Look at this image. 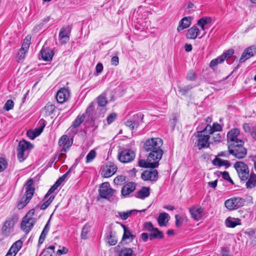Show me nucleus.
Returning <instances> with one entry per match:
<instances>
[{"label":"nucleus","instance_id":"1","mask_svg":"<svg viewBox=\"0 0 256 256\" xmlns=\"http://www.w3.org/2000/svg\"><path fill=\"white\" fill-rule=\"evenodd\" d=\"M162 144V140L158 138H148L144 142L142 148L148 160L160 162L164 154Z\"/></svg>","mask_w":256,"mask_h":256},{"label":"nucleus","instance_id":"2","mask_svg":"<svg viewBox=\"0 0 256 256\" xmlns=\"http://www.w3.org/2000/svg\"><path fill=\"white\" fill-rule=\"evenodd\" d=\"M244 140H239V142L235 144H228V154H232L238 159H242L247 154V149L244 147Z\"/></svg>","mask_w":256,"mask_h":256},{"label":"nucleus","instance_id":"3","mask_svg":"<svg viewBox=\"0 0 256 256\" xmlns=\"http://www.w3.org/2000/svg\"><path fill=\"white\" fill-rule=\"evenodd\" d=\"M33 185L34 180L32 178L28 179L25 184L26 191L20 201L18 204L17 207L18 209L23 208L32 198L35 190Z\"/></svg>","mask_w":256,"mask_h":256},{"label":"nucleus","instance_id":"4","mask_svg":"<svg viewBox=\"0 0 256 256\" xmlns=\"http://www.w3.org/2000/svg\"><path fill=\"white\" fill-rule=\"evenodd\" d=\"M18 215L14 214L4 221L1 230L2 234L4 237H8L14 232V226L18 222Z\"/></svg>","mask_w":256,"mask_h":256},{"label":"nucleus","instance_id":"5","mask_svg":"<svg viewBox=\"0 0 256 256\" xmlns=\"http://www.w3.org/2000/svg\"><path fill=\"white\" fill-rule=\"evenodd\" d=\"M34 148V146L30 142L24 140L20 141L17 148V157L20 162H22L28 156V152Z\"/></svg>","mask_w":256,"mask_h":256},{"label":"nucleus","instance_id":"6","mask_svg":"<svg viewBox=\"0 0 256 256\" xmlns=\"http://www.w3.org/2000/svg\"><path fill=\"white\" fill-rule=\"evenodd\" d=\"M98 192L97 200H98L101 198L110 199L116 192V190L110 188L108 182H104L100 186Z\"/></svg>","mask_w":256,"mask_h":256},{"label":"nucleus","instance_id":"7","mask_svg":"<svg viewBox=\"0 0 256 256\" xmlns=\"http://www.w3.org/2000/svg\"><path fill=\"white\" fill-rule=\"evenodd\" d=\"M238 176L242 180H246L249 177V169L248 165L242 161L236 162L234 164Z\"/></svg>","mask_w":256,"mask_h":256},{"label":"nucleus","instance_id":"8","mask_svg":"<svg viewBox=\"0 0 256 256\" xmlns=\"http://www.w3.org/2000/svg\"><path fill=\"white\" fill-rule=\"evenodd\" d=\"M246 202L244 198L240 197H232L226 200L225 206L230 210H237L242 207Z\"/></svg>","mask_w":256,"mask_h":256},{"label":"nucleus","instance_id":"9","mask_svg":"<svg viewBox=\"0 0 256 256\" xmlns=\"http://www.w3.org/2000/svg\"><path fill=\"white\" fill-rule=\"evenodd\" d=\"M194 136L198 138L197 140V146L198 150L202 148H208L210 146L209 140L210 136L208 134L205 135V130L197 131L194 133Z\"/></svg>","mask_w":256,"mask_h":256},{"label":"nucleus","instance_id":"10","mask_svg":"<svg viewBox=\"0 0 256 256\" xmlns=\"http://www.w3.org/2000/svg\"><path fill=\"white\" fill-rule=\"evenodd\" d=\"M135 157L134 152L130 149H124L119 152L118 160L122 163H127L132 161Z\"/></svg>","mask_w":256,"mask_h":256},{"label":"nucleus","instance_id":"11","mask_svg":"<svg viewBox=\"0 0 256 256\" xmlns=\"http://www.w3.org/2000/svg\"><path fill=\"white\" fill-rule=\"evenodd\" d=\"M102 175L103 177L107 178L114 174L118 169L116 165L112 162H107L102 168Z\"/></svg>","mask_w":256,"mask_h":256},{"label":"nucleus","instance_id":"12","mask_svg":"<svg viewBox=\"0 0 256 256\" xmlns=\"http://www.w3.org/2000/svg\"><path fill=\"white\" fill-rule=\"evenodd\" d=\"M240 134V130L238 128L231 129L227 134V145L230 144H236L239 142V140H243L238 138V136Z\"/></svg>","mask_w":256,"mask_h":256},{"label":"nucleus","instance_id":"13","mask_svg":"<svg viewBox=\"0 0 256 256\" xmlns=\"http://www.w3.org/2000/svg\"><path fill=\"white\" fill-rule=\"evenodd\" d=\"M73 142L72 138L70 139L68 136L63 135L58 140V145L62 147L61 152H66L72 146Z\"/></svg>","mask_w":256,"mask_h":256},{"label":"nucleus","instance_id":"14","mask_svg":"<svg viewBox=\"0 0 256 256\" xmlns=\"http://www.w3.org/2000/svg\"><path fill=\"white\" fill-rule=\"evenodd\" d=\"M141 178L144 181L156 182L158 178V170H145L141 174Z\"/></svg>","mask_w":256,"mask_h":256},{"label":"nucleus","instance_id":"15","mask_svg":"<svg viewBox=\"0 0 256 256\" xmlns=\"http://www.w3.org/2000/svg\"><path fill=\"white\" fill-rule=\"evenodd\" d=\"M189 212L192 218L195 220L198 221L202 218L203 209L199 205L193 206L190 208Z\"/></svg>","mask_w":256,"mask_h":256},{"label":"nucleus","instance_id":"16","mask_svg":"<svg viewBox=\"0 0 256 256\" xmlns=\"http://www.w3.org/2000/svg\"><path fill=\"white\" fill-rule=\"evenodd\" d=\"M71 27L70 26L62 28L59 32L58 38L62 44H66L70 40V34L71 31Z\"/></svg>","mask_w":256,"mask_h":256},{"label":"nucleus","instance_id":"17","mask_svg":"<svg viewBox=\"0 0 256 256\" xmlns=\"http://www.w3.org/2000/svg\"><path fill=\"white\" fill-rule=\"evenodd\" d=\"M70 97L69 90L65 88H60L56 94V100L60 104L66 102Z\"/></svg>","mask_w":256,"mask_h":256},{"label":"nucleus","instance_id":"18","mask_svg":"<svg viewBox=\"0 0 256 256\" xmlns=\"http://www.w3.org/2000/svg\"><path fill=\"white\" fill-rule=\"evenodd\" d=\"M159 162L156 160H148L146 156V160L140 159L138 160V166L143 168H155L158 167Z\"/></svg>","mask_w":256,"mask_h":256},{"label":"nucleus","instance_id":"19","mask_svg":"<svg viewBox=\"0 0 256 256\" xmlns=\"http://www.w3.org/2000/svg\"><path fill=\"white\" fill-rule=\"evenodd\" d=\"M23 220L21 222L20 228L26 233H28L32 228L34 220L33 218L29 217Z\"/></svg>","mask_w":256,"mask_h":256},{"label":"nucleus","instance_id":"20","mask_svg":"<svg viewBox=\"0 0 256 256\" xmlns=\"http://www.w3.org/2000/svg\"><path fill=\"white\" fill-rule=\"evenodd\" d=\"M54 55V52L52 49H41L38 58L44 61L50 62L52 60Z\"/></svg>","mask_w":256,"mask_h":256},{"label":"nucleus","instance_id":"21","mask_svg":"<svg viewBox=\"0 0 256 256\" xmlns=\"http://www.w3.org/2000/svg\"><path fill=\"white\" fill-rule=\"evenodd\" d=\"M136 188V184L134 182H129L126 184L122 188L121 193L124 196H127L132 192Z\"/></svg>","mask_w":256,"mask_h":256},{"label":"nucleus","instance_id":"22","mask_svg":"<svg viewBox=\"0 0 256 256\" xmlns=\"http://www.w3.org/2000/svg\"><path fill=\"white\" fill-rule=\"evenodd\" d=\"M150 194V187L142 186L140 190L134 194V196L136 198L144 200L148 197Z\"/></svg>","mask_w":256,"mask_h":256},{"label":"nucleus","instance_id":"23","mask_svg":"<svg viewBox=\"0 0 256 256\" xmlns=\"http://www.w3.org/2000/svg\"><path fill=\"white\" fill-rule=\"evenodd\" d=\"M170 218L169 214L166 212L160 213L158 218V222L160 226H166V224Z\"/></svg>","mask_w":256,"mask_h":256},{"label":"nucleus","instance_id":"24","mask_svg":"<svg viewBox=\"0 0 256 256\" xmlns=\"http://www.w3.org/2000/svg\"><path fill=\"white\" fill-rule=\"evenodd\" d=\"M164 237V234L163 232L160 231L158 228H156L149 234V239L150 240L154 239H162Z\"/></svg>","mask_w":256,"mask_h":256},{"label":"nucleus","instance_id":"25","mask_svg":"<svg viewBox=\"0 0 256 256\" xmlns=\"http://www.w3.org/2000/svg\"><path fill=\"white\" fill-rule=\"evenodd\" d=\"M199 29L196 26H194L188 30L186 37L190 39H195L199 35Z\"/></svg>","mask_w":256,"mask_h":256},{"label":"nucleus","instance_id":"26","mask_svg":"<svg viewBox=\"0 0 256 256\" xmlns=\"http://www.w3.org/2000/svg\"><path fill=\"white\" fill-rule=\"evenodd\" d=\"M146 210H127L126 212H119L118 214L122 220H126L128 217H130L132 214H136L138 212H142L145 211Z\"/></svg>","mask_w":256,"mask_h":256},{"label":"nucleus","instance_id":"27","mask_svg":"<svg viewBox=\"0 0 256 256\" xmlns=\"http://www.w3.org/2000/svg\"><path fill=\"white\" fill-rule=\"evenodd\" d=\"M190 17H185L183 18L180 22V25L177 28L178 32H180L184 28H188L191 24Z\"/></svg>","mask_w":256,"mask_h":256},{"label":"nucleus","instance_id":"28","mask_svg":"<svg viewBox=\"0 0 256 256\" xmlns=\"http://www.w3.org/2000/svg\"><path fill=\"white\" fill-rule=\"evenodd\" d=\"M116 232L110 230L106 236V242L110 246H114L116 244L118 240L116 236Z\"/></svg>","mask_w":256,"mask_h":256},{"label":"nucleus","instance_id":"29","mask_svg":"<svg viewBox=\"0 0 256 256\" xmlns=\"http://www.w3.org/2000/svg\"><path fill=\"white\" fill-rule=\"evenodd\" d=\"M252 50V49H245L240 58V63L244 62L247 60L254 56V54Z\"/></svg>","mask_w":256,"mask_h":256},{"label":"nucleus","instance_id":"30","mask_svg":"<svg viewBox=\"0 0 256 256\" xmlns=\"http://www.w3.org/2000/svg\"><path fill=\"white\" fill-rule=\"evenodd\" d=\"M248 178L246 186L247 188L251 189L256 186V174H251Z\"/></svg>","mask_w":256,"mask_h":256},{"label":"nucleus","instance_id":"31","mask_svg":"<svg viewBox=\"0 0 256 256\" xmlns=\"http://www.w3.org/2000/svg\"><path fill=\"white\" fill-rule=\"evenodd\" d=\"M226 224L228 228H234L236 226L240 225L241 224L240 220L238 218H232L229 217L226 220Z\"/></svg>","mask_w":256,"mask_h":256},{"label":"nucleus","instance_id":"32","mask_svg":"<svg viewBox=\"0 0 256 256\" xmlns=\"http://www.w3.org/2000/svg\"><path fill=\"white\" fill-rule=\"evenodd\" d=\"M55 246H50L43 250L40 255L42 256H54Z\"/></svg>","mask_w":256,"mask_h":256},{"label":"nucleus","instance_id":"33","mask_svg":"<svg viewBox=\"0 0 256 256\" xmlns=\"http://www.w3.org/2000/svg\"><path fill=\"white\" fill-rule=\"evenodd\" d=\"M76 166V164H74L68 170V171L63 174L62 176L60 177L58 180L55 182L56 184L60 186L62 182L65 180L67 176L70 173L72 170L75 168Z\"/></svg>","mask_w":256,"mask_h":256},{"label":"nucleus","instance_id":"34","mask_svg":"<svg viewBox=\"0 0 256 256\" xmlns=\"http://www.w3.org/2000/svg\"><path fill=\"white\" fill-rule=\"evenodd\" d=\"M132 248H124L119 252L118 256H132Z\"/></svg>","mask_w":256,"mask_h":256},{"label":"nucleus","instance_id":"35","mask_svg":"<svg viewBox=\"0 0 256 256\" xmlns=\"http://www.w3.org/2000/svg\"><path fill=\"white\" fill-rule=\"evenodd\" d=\"M90 226L88 224H86L82 228L81 232V238L82 239L86 240L88 238V234L90 231Z\"/></svg>","mask_w":256,"mask_h":256},{"label":"nucleus","instance_id":"36","mask_svg":"<svg viewBox=\"0 0 256 256\" xmlns=\"http://www.w3.org/2000/svg\"><path fill=\"white\" fill-rule=\"evenodd\" d=\"M84 114L82 115H78L73 122L72 124L73 128H76L78 127L84 121Z\"/></svg>","mask_w":256,"mask_h":256},{"label":"nucleus","instance_id":"37","mask_svg":"<svg viewBox=\"0 0 256 256\" xmlns=\"http://www.w3.org/2000/svg\"><path fill=\"white\" fill-rule=\"evenodd\" d=\"M234 54V49H228L224 54L220 56V61L224 62V60H228V58H230Z\"/></svg>","mask_w":256,"mask_h":256},{"label":"nucleus","instance_id":"38","mask_svg":"<svg viewBox=\"0 0 256 256\" xmlns=\"http://www.w3.org/2000/svg\"><path fill=\"white\" fill-rule=\"evenodd\" d=\"M135 236L133 235L129 228L124 231V234L122 238V241L130 239V242H132Z\"/></svg>","mask_w":256,"mask_h":256},{"label":"nucleus","instance_id":"39","mask_svg":"<svg viewBox=\"0 0 256 256\" xmlns=\"http://www.w3.org/2000/svg\"><path fill=\"white\" fill-rule=\"evenodd\" d=\"M193 88L192 85H188L187 86H178V92L182 96H186L188 92Z\"/></svg>","mask_w":256,"mask_h":256},{"label":"nucleus","instance_id":"40","mask_svg":"<svg viewBox=\"0 0 256 256\" xmlns=\"http://www.w3.org/2000/svg\"><path fill=\"white\" fill-rule=\"evenodd\" d=\"M144 117V115L143 114L142 112H138L134 114L130 119L140 125V124L143 122Z\"/></svg>","mask_w":256,"mask_h":256},{"label":"nucleus","instance_id":"41","mask_svg":"<svg viewBox=\"0 0 256 256\" xmlns=\"http://www.w3.org/2000/svg\"><path fill=\"white\" fill-rule=\"evenodd\" d=\"M28 49H19L18 52H17V62H20V61L23 60L28 52Z\"/></svg>","mask_w":256,"mask_h":256},{"label":"nucleus","instance_id":"42","mask_svg":"<svg viewBox=\"0 0 256 256\" xmlns=\"http://www.w3.org/2000/svg\"><path fill=\"white\" fill-rule=\"evenodd\" d=\"M55 110V106L54 104L48 102L44 107V110L46 115L50 116L53 113Z\"/></svg>","mask_w":256,"mask_h":256},{"label":"nucleus","instance_id":"43","mask_svg":"<svg viewBox=\"0 0 256 256\" xmlns=\"http://www.w3.org/2000/svg\"><path fill=\"white\" fill-rule=\"evenodd\" d=\"M125 124L127 126L129 127L132 130L138 128L139 126V124H138V123L135 122L133 121L132 119L127 120L125 122Z\"/></svg>","mask_w":256,"mask_h":256},{"label":"nucleus","instance_id":"44","mask_svg":"<svg viewBox=\"0 0 256 256\" xmlns=\"http://www.w3.org/2000/svg\"><path fill=\"white\" fill-rule=\"evenodd\" d=\"M96 153L94 150H91L86 156V162H91L96 156Z\"/></svg>","mask_w":256,"mask_h":256},{"label":"nucleus","instance_id":"45","mask_svg":"<svg viewBox=\"0 0 256 256\" xmlns=\"http://www.w3.org/2000/svg\"><path fill=\"white\" fill-rule=\"evenodd\" d=\"M144 230L148 232L154 230L156 228H154L152 224L150 222H146L143 224Z\"/></svg>","mask_w":256,"mask_h":256},{"label":"nucleus","instance_id":"46","mask_svg":"<svg viewBox=\"0 0 256 256\" xmlns=\"http://www.w3.org/2000/svg\"><path fill=\"white\" fill-rule=\"evenodd\" d=\"M14 106V102L12 100H8L5 103L4 109L6 111H9L10 110H12Z\"/></svg>","mask_w":256,"mask_h":256},{"label":"nucleus","instance_id":"47","mask_svg":"<svg viewBox=\"0 0 256 256\" xmlns=\"http://www.w3.org/2000/svg\"><path fill=\"white\" fill-rule=\"evenodd\" d=\"M211 21V18L209 17H204L200 19L198 22V24L199 26H205L207 24L210 22Z\"/></svg>","mask_w":256,"mask_h":256},{"label":"nucleus","instance_id":"48","mask_svg":"<svg viewBox=\"0 0 256 256\" xmlns=\"http://www.w3.org/2000/svg\"><path fill=\"white\" fill-rule=\"evenodd\" d=\"M175 219H176V227L178 228L180 227L184 221V218L182 216L178 215V214H176V215H175Z\"/></svg>","mask_w":256,"mask_h":256},{"label":"nucleus","instance_id":"49","mask_svg":"<svg viewBox=\"0 0 256 256\" xmlns=\"http://www.w3.org/2000/svg\"><path fill=\"white\" fill-rule=\"evenodd\" d=\"M32 36L30 35H28L24 40L21 48H29L30 46Z\"/></svg>","mask_w":256,"mask_h":256},{"label":"nucleus","instance_id":"50","mask_svg":"<svg viewBox=\"0 0 256 256\" xmlns=\"http://www.w3.org/2000/svg\"><path fill=\"white\" fill-rule=\"evenodd\" d=\"M108 103L106 98L104 96H100L98 98V104L100 106H104Z\"/></svg>","mask_w":256,"mask_h":256},{"label":"nucleus","instance_id":"51","mask_svg":"<svg viewBox=\"0 0 256 256\" xmlns=\"http://www.w3.org/2000/svg\"><path fill=\"white\" fill-rule=\"evenodd\" d=\"M8 164L6 158H0V172L6 170L8 166Z\"/></svg>","mask_w":256,"mask_h":256},{"label":"nucleus","instance_id":"52","mask_svg":"<svg viewBox=\"0 0 256 256\" xmlns=\"http://www.w3.org/2000/svg\"><path fill=\"white\" fill-rule=\"evenodd\" d=\"M220 56H218L217 58L212 60L210 63V67L212 69L214 70L215 67L218 64L222 63L223 62L220 61Z\"/></svg>","mask_w":256,"mask_h":256},{"label":"nucleus","instance_id":"53","mask_svg":"<svg viewBox=\"0 0 256 256\" xmlns=\"http://www.w3.org/2000/svg\"><path fill=\"white\" fill-rule=\"evenodd\" d=\"M197 76L196 72L193 70H190L186 75V79L190 81H194L196 80Z\"/></svg>","mask_w":256,"mask_h":256},{"label":"nucleus","instance_id":"54","mask_svg":"<svg viewBox=\"0 0 256 256\" xmlns=\"http://www.w3.org/2000/svg\"><path fill=\"white\" fill-rule=\"evenodd\" d=\"M117 117V114L113 112L110 114L106 118V121L108 124H112Z\"/></svg>","mask_w":256,"mask_h":256},{"label":"nucleus","instance_id":"55","mask_svg":"<svg viewBox=\"0 0 256 256\" xmlns=\"http://www.w3.org/2000/svg\"><path fill=\"white\" fill-rule=\"evenodd\" d=\"M59 186L56 184L55 182L53 186H51V188L49 189V190H48V192H47V193L44 196V198H47L49 196H50L52 192H54V191L57 189V188Z\"/></svg>","mask_w":256,"mask_h":256},{"label":"nucleus","instance_id":"56","mask_svg":"<svg viewBox=\"0 0 256 256\" xmlns=\"http://www.w3.org/2000/svg\"><path fill=\"white\" fill-rule=\"evenodd\" d=\"M223 160L216 157L212 161V164L214 166H217L218 167L222 166V164L223 162Z\"/></svg>","mask_w":256,"mask_h":256},{"label":"nucleus","instance_id":"57","mask_svg":"<svg viewBox=\"0 0 256 256\" xmlns=\"http://www.w3.org/2000/svg\"><path fill=\"white\" fill-rule=\"evenodd\" d=\"M202 130H205L206 134L208 132L210 134H212L215 132L214 130V129L212 128V126H210L208 124Z\"/></svg>","mask_w":256,"mask_h":256},{"label":"nucleus","instance_id":"58","mask_svg":"<svg viewBox=\"0 0 256 256\" xmlns=\"http://www.w3.org/2000/svg\"><path fill=\"white\" fill-rule=\"evenodd\" d=\"M94 110V106L92 104H91L88 107L86 108V114L88 116H90L92 114V112Z\"/></svg>","mask_w":256,"mask_h":256},{"label":"nucleus","instance_id":"59","mask_svg":"<svg viewBox=\"0 0 256 256\" xmlns=\"http://www.w3.org/2000/svg\"><path fill=\"white\" fill-rule=\"evenodd\" d=\"M22 241L20 240L14 242L12 246H14L16 248V250H19L22 247Z\"/></svg>","mask_w":256,"mask_h":256},{"label":"nucleus","instance_id":"60","mask_svg":"<svg viewBox=\"0 0 256 256\" xmlns=\"http://www.w3.org/2000/svg\"><path fill=\"white\" fill-rule=\"evenodd\" d=\"M46 234H44V232H42L40 236L38 239V246H40L44 242Z\"/></svg>","mask_w":256,"mask_h":256},{"label":"nucleus","instance_id":"61","mask_svg":"<svg viewBox=\"0 0 256 256\" xmlns=\"http://www.w3.org/2000/svg\"><path fill=\"white\" fill-rule=\"evenodd\" d=\"M26 135L30 140H34L36 137V134H35L34 132L32 130H28L26 132Z\"/></svg>","mask_w":256,"mask_h":256},{"label":"nucleus","instance_id":"62","mask_svg":"<svg viewBox=\"0 0 256 256\" xmlns=\"http://www.w3.org/2000/svg\"><path fill=\"white\" fill-rule=\"evenodd\" d=\"M212 128L215 132H220L222 130V126L217 122H214L212 126Z\"/></svg>","mask_w":256,"mask_h":256},{"label":"nucleus","instance_id":"63","mask_svg":"<svg viewBox=\"0 0 256 256\" xmlns=\"http://www.w3.org/2000/svg\"><path fill=\"white\" fill-rule=\"evenodd\" d=\"M242 127L245 132H250V134H251L252 131V128L250 127L249 124L244 123L243 124Z\"/></svg>","mask_w":256,"mask_h":256},{"label":"nucleus","instance_id":"64","mask_svg":"<svg viewBox=\"0 0 256 256\" xmlns=\"http://www.w3.org/2000/svg\"><path fill=\"white\" fill-rule=\"evenodd\" d=\"M222 256H229V250L226 247H222L221 249Z\"/></svg>","mask_w":256,"mask_h":256}]
</instances>
